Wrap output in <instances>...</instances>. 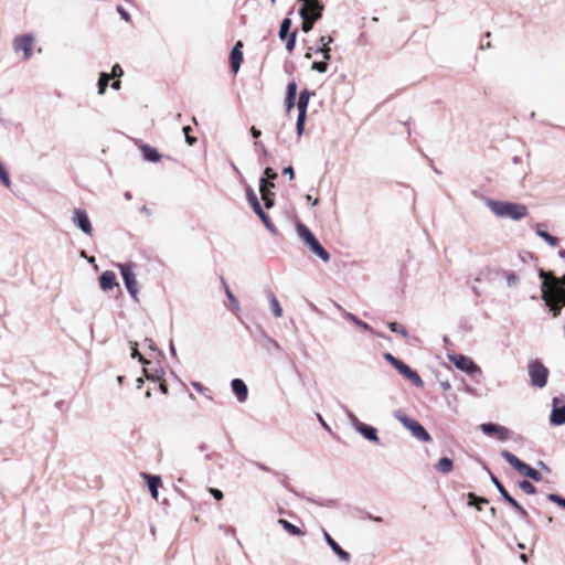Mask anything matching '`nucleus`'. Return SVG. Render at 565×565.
I'll return each instance as SVG.
<instances>
[{
    "mask_svg": "<svg viewBox=\"0 0 565 565\" xmlns=\"http://www.w3.org/2000/svg\"><path fill=\"white\" fill-rule=\"evenodd\" d=\"M311 70L317 71L319 73H326L328 71V63L324 61H316L311 64Z\"/></svg>",
    "mask_w": 565,
    "mask_h": 565,
    "instance_id": "obj_48",
    "label": "nucleus"
},
{
    "mask_svg": "<svg viewBox=\"0 0 565 565\" xmlns=\"http://www.w3.org/2000/svg\"><path fill=\"white\" fill-rule=\"evenodd\" d=\"M209 492L213 495V498L217 501H221L224 498L223 492L216 488H209Z\"/></svg>",
    "mask_w": 565,
    "mask_h": 565,
    "instance_id": "obj_55",
    "label": "nucleus"
},
{
    "mask_svg": "<svg viewBox=\"0 0 565 565\" xmlns=\"http://www.w3.org/2000/svg\"><path fill=\"white\" fill-rule=\"evenodd\" d=\"M285 106L286 110L289 113L295 106H297V98L286 96Z\"/></svg>",
    "mask_w": 565,
    "mask_h": 565,
    "instance_id": "obj_53",
    "label": "nucleus"
},
{
    "mask_svg": "<svg viewBox=\"0 0 565 565\" xmlns=\"http://www.w3.org/2000/svg\"><path fill=\"white\" fill-rule=\"evenodd\" d=\"M307 116L302 114H298L297 121H296V131L298 137H301L305 131V124H306Z\"/></svg>",
    "mask_w": 565,
    "mask_h": 565,
    "instance_id": "obj_42",
    "label": "nucleus"
},
{
    "mask_svg": "<svg viewBox=\"0 0 565 565\" xmlns=\"http://www.w3.org/2000/svg\"><path fill=\"white\" fill-rule=\"evenodd\" d=\"M291 24H292L291 19L288 17L284 18L282 21L280 22L278 36L281 41H285V39H287V36H289L291 34V32H290Z\"/></svg>",
    "mask_w": 565,
    "mask_h": 565,
    "instance_id": "obj_31",
    "label": "nucleus"
},
{
    "mask_svg": "<svg viewBox=\"0 0 565 565\" xmlns=\"http://www.w3.org/2000/svg\"><path fill=\"white\" fill-rule=\"evenodd\" d=\"M141 476L147 480V484L151 493V497L154 500H158V490L159 487L161 486V478L159 476L148 475L146 472H142Z\"/></svg>",
    "mask_w": 565,
    "mask_h": 565,
    "instance_id": "obj_21",
    "label": "nucleus"
},
{
    "mask_svg": "<svg viewBox=\"0 0 565 565\" xmlns=\"http://www.w3.org/2000/svg\"><path fill=\"white\" fill-rule=\"evenodd\" d=\"M33 35L30 33L17 36L13 41V49L15 51H23V55L25 60L31 58L33 52H32V45H33Z\"/></svg>",
    "mask_w": 565,
    "mask_h": 565,
    "instance_id": "obj_12",
    "label": "nucleus"
},
{
    "mask_svg": "<svg viewBox=\"0 0 565 565\" xmlns=\"http://www.w3.org/2000/svg\"><path fill=\"white\" fill-rule=\"evenodd\" d=\"M301 19L303 20L301 29L306 33L310 32L312 30L315 23L318 21V20H315V15L310 17L309 14H307L306 18H301Z\"/></svg>",
    "mask_w": 565,
    "mask_h": 565,
    "instance_id": "obj_39",
    "label": "nucleus"
},
{
    "mask_svg": "<svg viewBox=\"0 0 565 565\" xmlns=\"http://www.w3.org/2000/svg\"><path fill=\"white\" fill-rule=\"evenodd\" d=\"M484 469L489 472V476H490V480L491 482L493 483V486L497 488V490L499 491V493L501 494V497L503 498V500L509 503L510 501H512L514 498L508 492V490L505 489V487L503 486V483L498 479V477L495 475H493L489 469L488 467L484 466Z\"/></svg>",
    "mask_w": 565,
    "mask_h": 565,
    "instance_id": "obj_22",
    "label": "nucleus"
},
{
    "mask_svg": "<svg viewBox=\"0 0 565 565\" xmlns=\"http://www.w3.org/2000/svg\"><path fill=\"white\" fill-rule=\"evenodd\" d=\"M407 429L411 430L413 436L416 437L419 441L428 443L431 440V436L429 435V433L416 419L411 424V426Z\"/></svg>",
    "mask_w": 565,
    "mask_h": 565,
    "instance_id": "obj_17",
    "label": "nucleus"
},
{
    "mask_svg": "<svg viewBox=\"0 0 565 565\" xmlns=\"http://www.w3.org/2000/svg\"><path fill=\"white\" fill-rule=\"evenodd\" d=\"M263 177H266L267 180H275L277 179L278 174L273 168L267 167L263 172Z\"/></svg>",
    "mask_w": 565,
    "mask_h": 565,
    "instance_id": "obj_51",
    "label": "nucleus"
},
{
    "mask_svg": "<svg viewBox=\"0 0 565 565\" xmlns=\"http://www.w3.org/2000/svg\"><path fill=\"white\" fill-rule=\"evenodd\" d=\"M366 440L379 443V435L375 427L366 424H360V427L356 429Z\"/></svg>",
    "mask_w": 565,
    "mask_h": 565,
    "instance_id": "obj_23",
    "label": "nucleus"
},
{
    "mask_svg": "<svg viewBox=\"0 0 565 565\" xmlns=\"http://www.w3.org/2000/svg\"><path fill=\"white\" fill-rule=\"evenodd\" d=\"M282 173L285 175H288L290 180H292L295 178V171H294V168L291 166H288V167L284 168Z\"/></svg>",
    "mask_w": 565,
    "mask_h": 565,
    "instance_id": "obj_59",
    "label": "nucleus"
},
{
    "mask_svg": "<svg viewBox=\"0 0 565 565\" xmlns=\"http://www.w3.org/2000/svg\"><path fill=\"white\" fill-rule=\"evenodd\" d=\"M519 488L524 491L526 494H535L536 488L535 486L529 481V480H521L518 482Z\"/></svg>",
    "mask_w": 565,
    "mask_h": 565,
    "instance_id": "obj_36",
    "label": "nucleus"
},
{
    "mask_svg": "<svg viewBox=\"0 0 565 565\" xmlns=\"http://www.w3.org/2000/svg\"><path fill=\"white\" fill-rule=\"evenodd\" d=\"M527 372L532 386L543 388L546 385L550 372L540 360H531L527 364Z\"/></svg>",
    "mask_w": 565,
    "mask_h": 565,
    "instance_id": "obj_6",
    "label": "nucleus"
},
{
    "mask_svg": "<svg viewBox=\"0 0 565 565\" xmlns=\"http://www.w3.org/2000/svg\"><path fill=\"white\" fill-rule=\"evenodd\" d=\"M72 221L75 226H77L84 234L90 235L93 232V226L88 214L83 209H75L73 213Z\"/></svg>",
    "mask_w": 565,
    "mask_h": 565,
    "instance_id": "obj_11",
    "label": "nucleus"
},
{
    "mask_svg": "<svg viewBox=\"0 0 565 565\" xmlns=\"http://www.w3.org/2000/svg\"><path fill=\"white\" fill-rule=\"evenodd\" d=\"M296 40H297V31L291 32V34L289 36H287V39H285V41H286V50L289 53H291L295 50Z\"/></svg>",
    "mask_w": 565,
    "mask_h": 565,
    "instance_id": "obj_44",
    "label": "nucleus"
},
{
    "mask_svg": "<svg viewBox=\"0 0 565 565\" xmlns=\"http://www.w3.org/2000/svg\"><path fill=\"white\" fill-rule=\"evenodd\" d=\"M333 40L331 36H329L328 39L326 36H321L319 39V43L320 45L318 47H327L329 43H331Z\"/></svg>",
    "mask_w": 565,
    "mask_h": 565,
    "instance_id": "obj_60",
    "label": "nucleus"
},
{
    "mask_svg": "<svg viewBox=\"0 0 565 565\" xmlns=\"http://www.w3.org/2000/svg\"><path fill=\"white\" fill-rule=\"evenodd\" d=\"M539 277L542 279V300L556 317L565 307V275L558 278L552 271L540 269Z\"/></svg>",
    "mask_w": 565,
    "mask_h": 565,
    "instance_id": "obj_1",
    "label": "nucleus"
},
{
    "mask_svg": "<svg viewBox=\"0 0 565 565\" xmlns=\"http://www.w3.org/2000/svg\"><path fill=\"white\" fill-rule=\"evenodd\" d=\"M502 458L512 466L520 475L532 479L535 482H540L543 479L542 473L527 465L526 462L519 459L514 454L510 452L509 450H502L501 451Z\"/></svg>",
    "mask_w": 565,
    "mask_h": 565,
    "instance_id": "obj_4",
    "label": "nucleus"
},
{
    "mask_svg": "<svg viewBox=\"0 0 565 565\" xmlns=\"http://www.w3.org/2000/svg\"><path fill=\"white\" fill-rule=\"evenodd\" d=\"M277 523L279 525H281V527L287 532L289 533L290 535H294V536H301L305 534V532L297 525L290 523L289 521L285 520V519H278Z\"/></svg>",
    "mask_w": 565,
    "mask_h": 565,
    "instance_id": "obj_27",
    "label": "nucleus"
},
{
    "mask_svg": "<svg viewBox=\"0 0 565 565\" xmlns=\"http://www.w3.org/2000/svg\"><path fill=\"white\" fill-rule=\"evenodd\" d=\"M267 295H268V298H269V303H270V308H271L273 315L276 318L281 317L282 309H281V307L279 305V301H278L277 297L274 295V292L271 290H268Z\"/></svg>",
    "mask_w": 565,
    "mask_h": 565,
    "instance_id": "obj_32",
    "label": "nucleus"
},
{
    "mask_svg": "<svg viewBox=\"0 0 565 565\" xmlns=\"http://www.w3.org/2000/svg\"><path fill=\"white\" fill-rule=\"evenodd\" d=\"M231 387L238 402L243 403L247 399L248 388L245 382L241 379H234L231 382Z\"/></svg>",
    "mask_w": 565,
    "mask_h": 565,
    "instance_id": "obj_18",
    "label": "nucleus"
},
{
    "mask_svg": "<svg viewBox=\"0 0 565 565\" xmlns=\"http://www.w3.org/2000/svg\"><path fill=\"white\" fill-rule=\"evenodd\" d=\"M297 232L302 242L317 257H319L324 263L330 260L331 256L329 252L321 245L315 234L305 224L298 223Z\"/></svg>",
    "mask_w": 565,
    "mask_h": 565,
    "instance_id": "obj_3",
    "label": "nucleus"
},
{
    "mask_svg": "<svg viewBox=\"0 0 565 565\" xmlns=\"http://www.w3.org/2000/svg\"><path fill=\"white\" fill-rule=\"evenodd\" d=\"M395 369L408 381L412 382V384L416 387H423L424 382L422 377L418 375V373L413 370L411 366H408L406 363H404L402 360L399 363L395 366Z\"/></svg>",
    "mask_w": 565,
    "mask_h": 565,
    "instance_id": "obj_13",
    "label": "nucleus"
},
{
    "mask_svg": "<svg viewBox=\"0 0 565 565\" xmlns=\"http://www.w3.org/2000/svg\"><path fill=\"white\" fill-rule=\"evenodd\" d=\"M130 345H131V358L132 359H136L138 358L140 363L143 365V373L146 375V377L150 381H153V382H157L159 381L160 379V375L159 374H151L149 369L146 366L147 364H149L150 362L147 361L143 355L140 354L139 350H138V343L137 342H134V341H130Z\"/></svg>",
    "mask_w": 565,
    "mask_h": 565,
    "instance_id": "obj_16",
    "label": "nucleus"
},
{
    "mask_svg": "<svg viewBox=\"0 0 565 565\" xmlns=\"http://www.w3.org/2000/svg\"><path fill=\"white\" fill-rule=\"evenodd\" d=\"M98 280L100 289L105 291L110 290L118 285L116 274L113 270H105L104 273H102Z\"/></svg>",
    "mask_w": 565,
    "mask_h": 565,
    "instance_id": "obj_20",
    "label": "nucleus"
},
{
    "mask_svg": "<svg viewBox=\"0 0 565 565\" xmlns=\"http://www.w3.org/2000/svg\"><path fill=\"white\" fill-rule=\"evenodd\" d=\"M343 316H344V318H345L347 320H349V321L353 322L355 326H358V327H359V328H361L362 330L367 331V332H370V333H374L373 328H372L369 323H366V322L362 321V320H361L360 318H358L355 315H353V313H351V312H348V311H344V312H343Z\"/></svg>",
    "mask_w": 565,
    "mask_h": 565,
    "instance_id": "obj_29",
    "label": "nucleus"
},
{
    "mask_svg": "<svg viewBox=\"0 0 565 565\" xmlns=\"http://www.w3.org/2000/svg\"><path fill=\"white\" fill-rule=\"evenodd\" d=\"M311 95H313V93H311L307 88L302 89L300 92L299 98L297 100L298 114H302V115L307 116V109H308V105H309Z\"/></svg>",
    "mask_w": 565,
    "mask_h": 565,
    "instance_id": "obj_24",
    "label": "nucleus"
},
{
    "mask_svg": "<svg viewBox=\"0 0 565 565\" xmlns=\"http://www.w3.org/2000/svg\"><path fill=\"white\" fill-rule=\"evenodd\" d=\"M498 424L494 423H483L480 425V429L483 434L492 436L498 431Z\"/></svg>",
    "mask_w": 565,
    "mask_h": 565,
    "instance_id": "obj_40",
    "label": "nucleus"
},
{
    "mask_svg": "<svg viewBox=\"0 0 565 565\" xmlns=\"http://www.w3.org/2000/svg\"><path fill=\"white\" fill-rule=\"evenodd\" d=\"M435 469L443 475H447L452 471L454 461H452V459H450L448 457H443L435 465Z\"/></svg>",
    "mask_w": 565,
    "mask_h": 565,
    "instance_id": "obj_28",
    "label": "nucleus"
},
{
    "mask_svg": "<svg viewBox=\"0 0 565 565\" xmlns=\"http://www.w3.org/2000/svg\"><path fill=\"white\" fill-rule=\"evenodd\" d=\"M323 537L326 543L330 546V548L333 551V553L339 557L341 562L345 564H349L351 562L350 553L344 551L326 530H323Z\"/></svg>",
    "mask_w": 565,
    "mask_h": 565,
    "instance_id": "obj_14",
    "label": "nucleus"
},
{
    "mask_svg": "<svg viewBox=\"0 0 565 565\" xmlns=\"http://www.w3.org/2000/svg\"><path fill=\"white\" fill-rule=\"evenodd\" d=\"M330 52H331V50L328 46L327 47H317L316 49V53H321L324 60H329L330 58Z\"/></svg>",
    "mask_w": 565,
    "mask_h": 565,
    "instance_id": "obj_58",
    "label": "nucleus"
},
{
    "mask_svg": "<svg viewBox=\"0 0 565 565\" xmlns=\"http://www.w3.org/2000/svg\"><path fill=\"white\" fill-rule=\"evenodd\" d=\"M387 327L392 332L401 334L404 339L408 338L407 330L401 323L393 321L388 322Z\"/></svg>",
    "mask_w": 565,
    "mask_h": 565,
    "instance_id": "obj_35",
    "label": "nucleus"
},
{
    "mask_svg": "<svg viewBox=\"0 0 565 565\" xmlns=\"http://www.w3.org/2000/svg\"><path fill=\"white\" fill-rule=\"evenodd\" d=\"M273 188H275L274 180H267L266 177L259 179V192H271Z\"/></svg>",
    "mask_w": 565,
    "mask_h": 565,
    "instance_id": "obj_37",
    "label": "nucleus"
},
{
    "mask_svg": "<svg viewBox=\"0 0 565 565\" xmlns=\"http://www.w3.org/2000/svg\"><path fill=\"white\" fill-rule=\"evenodd\" d=\"M343 411H344L347 417L349 418L351 425L356 430L358 427H360V424H363V423L360 422L359 418L353 414V412H351L348 407L343 406Z\"/></svg>",
    "mask_w": 565,
    "mask_h": 565,
    "instance_id": "obj_41",
    "label": "nucleus"
},
{
    "mask_svg": "<svg viewBox=\"0 0 565 565\" xmlns=\"http://www.w3.org/2000/svg\"><path fill=\"white\" fill-rule=\"evenodd\" d=\"M439 385L443 388V391L447 392L451 388V384L448 380L439 381Z\"/></svg>",
    "mask_w": 565,
    "mask_h": 565,
    "instance_id": "obj_62",
    "label": "nucleus"
},
{
    "mask_svg": "<svg viewBox=\"0 0 565 565\" xmlns=\"http://www.w3.org/2000/svg\"><path fill=\"white\" fill-rule=\"evenodd\" d=\"M547 500L557 504L558 507H561L562 509L565 510V498L557 494V493H550L547 494Z\"/></svg>",
    "mask_w": 565,
    "mask_h": 565,
    "instance_id": "obj_43",
    "label": "nucleus"
},
{
    "mask_svg": "<svg viewBox=\"0 0 565 565\" xmlns=\"http://www.w3.org/2000/svg\"><path fill=\"white\" fill-rule=\"evenodd\" d=\"M140 151L142 153L143 160L149 161V162H158L161 158V154L159 153V151L156 148H153L147 143H145L140 147Z\"/></svg>",
    "mask_w": 565,
    "mask_h": 565,
    "instance_id": "obj_25",
    "label": "nucleus"
},
{
    "mask_svg": "<svg viewBox=\"0 0 565 565\" xmlns=\"http://www.w3.org/2000/svg\"><path fill=\"white\" fill-rule=\"evenodd\" d=\"M192 386L195 388L196 392L201 394H204V392L206 391V388L199 382H193Z\"/></svg>",
    "mask_w": 565,
    "mask_h": 565,
    "instance_id": "obj_61",
    "label": "nucleus"
},
{
    "mask_svg": "<svg viewBox=\"0 0 565 565\" xmlns=\"http://www.w3.org/2000/svg\"><path fill=\"white\" fill-rule=\"evenodd\" d=\"M384 359L395 369L399 363V359L395 358L392 353H384Z\"/></svg>",
    "mask_w": 565,
    "mask_h": 565,
    "instance_id": "obj_54",
    "label": "nucleus"
},
{
    "mask_svg": "<svg viewBox=\"0 0 565 565\" xmlns=\"http://www.w3.org/2000/svg\"><path fill=\"white\" fill-rule=\"evenodd\" d=\"M246 200L249 203V205L252 206L253 211L260 218V221L263 222L265 227L273 235H277L278 234L277 227L271 222L269 215L267 213H265V211L263 210L255 191L250 186H247V189H246Z\"/></svg>",
    "mask_w": 565,
    "mask_h": 565,
    "instance_id": "obj_5",
    "label": "nucleus"
},
{
    "mask_svg": "<svg viewBox=\"0 0 565 565\" xmlns=\"http://www.w3.org/2000/svg\"><path fill=\"white\" fill-rule=\"evenodd\" d=\"M257 342L263 349H265L270 354L275 352H280L282 350L279 343L273 338H270L263 329L259 330Z\"/></svg>",
    "mask_w": 565,
    "mask_h": 565,
    "instance_id": "obj_15",
    "label": "nucleus"
},
{
    "mask_svg": "<svg viewBox=\"0 0 565 565\" xmlns=\"http://www.w3.org/2000/svg\"><path fill=\"white\" fill-rule=\"evenodd\" d=\"M117 12L125 21H130V14L122 6H117Z\"/></svg>",
    "mask_w": 565,
    "mask_h": 565,
    "instance_id": "obj_56",
    "label": "nucleus"
},
{
    "mask_svg": "<svg viewBox=\"0 0 565 565\" xmlns=\"http://www.w3.org/2000/svg\"><path fill=\"white\" fill-rule=\"evenodd\" d=\"M518 281H519V277L515 273L511 271L507 275V282H508L509 287L515 286L518 284Z\"/></svg>",
    "mask_w": 565,
    "mask_h": 565,
    "instance_id": "obj_52",
    "label": "nucleus"
},
{
    "mask_svg": "<svg viewBox=\"0 0 565 565\" xmlns=\"http://www.w3.org/2000/svg\"><path fill=\"white\" fill-rule=\"evenodd\" d=\"M262 200L266 209H271L275 205V193L274 192H260Z\"/></svg>",
    "mask_w": 565,
    "mask_h": 565,
    "instance_id": "obj_38",
    "label": "nucleus"
},
{
    "mask_svg": "<svg viewBox=\"0 0 565 565\" xmlns=\"http://www.w3.org/2000/svg\"><path fill=\"white\" fill-rule=\"evenodd\" d=\"M550 423L553 426H561L565 424V404L561 397H553L552 399Z\"/></svg>",
    "mask_w": 565,
    "mask_h": 565,
    "instance_id": "obj_10",
    "label": "nucleus"
},
{
    "mask_svg": "<svg viewBox=\"0 0 565 565\" xmlns=\"http://www.w3.org/2000/svg\"><path fill=\"white\" fill-rule=\"evenodd\" d=\"M250 135L253 136L254 139H258L262 135V131L259 129H257L256 127H252Z\"/></svg>",
    "mask_w": 565,
    "mask_h": 565,
    "instance_id": "obj_64",
    "label": "nucleus"
},
{
    "mask_svg": "<svg viewBox=\"0 0 565 565\" xmlns=\"http://www.w3.org/2000/svg\"><path fill=\"white\" fill-rule=\"evenodd\" d=\"M543 224H536L535 233L539 237L544 239L551 247H556L559 239L556 236L551 235L547 231L543 230Z\"/></svg>",
    "mask_w": 565,
    "mask_h": 565,
    "instance_id": "obj_26",
    "label": "nucleus"
},
{
    "mask_svg": "<svg viewBox=\"0 0 565 565\" xmlns=\"http://www.w3.org/2000/svg\"><path fill=\"white\" fill-rule=\"evenodd\" d=\"M495 434L500 440H507L510 436V430L507 427L499 425L498 431H495Z\"/></svg>",
    "mask_w": 565,
    "mask_h": 565,
    "instance_id": "obj_50",
    "label": "nucleus"
},
{
    "mask_svg": "<svg viewBox=\"0 0 565 565\" xmlns=\"http://www.w3.org/2000/svg\"><path fill=\"white\" fill-rule=\"evenodd\" d=\"M122 74H124V71H122V68L120 67V65H119V64H115V65L113 66V68H111V74H109V75H110V77H111V76L119 77V76H121Z\"/></svg>",
    "mask_w": 565,
    "mask_h": 565,
    "instance_id": "obj_57",
    "label": "nucleus"
},
{
    "mask_svg": "<svg viewBox=\"0 0 565 565\" xmlns=\"http://www.w3.org/2000/svg\"><path fill=\"white\" fill-rule=\"evenodd\" d=\"M109 81H110V75L105 73V72H102L99 74V78H98V82H97V86H98V94L99 95H104L107 87H108V84H109Z\"/></svg>",
    "mask_w": 565,
    "mask_h": 565,
    "instance_id": "obj_34",
    "label": "nucleus"
},
{
    "mask_svg": "<svg viewBox=\"0 0 565 565\" xmlns=\"http://www.w3.org/2000/svg\"><path fill=\"white\" fill-rule=\"evenodd\" d=\"M184 135H185V142L189 145V146H193L195 142H196V138L191 136V131H192V128L191 126H184L182 128Z\"/></svg>",
    "mask_w": 565,
    "mask_h": 565,
    "instance_id": "obj_47",
    "label": "nucleus"
},
{
    "mask_svg": "<svg viewBox=\"0 0 565 565\" xmlns=\"http://www.w3.org/2000/svg\"><path fill=\"white\" fill-rule=\"evenodd\" d=\"M286 96L297 98V83L295 81L287 84Z\"/></svg>",
    "mask_w": 565,
    "mask_h": 565,
    "instance_id": "obj_49",
    "label": "nucleus"
},
{
    "mask_svg": "<svg viewBox=\"0 0 565 565\" xmlns=\"http://www.w3.org/2000/svg\"><path fill=\"white\" fill-rule=\"evenodd\" d=\"M449 361L460 371L468 374L481 372L480 367L469 358L462 354L449 355Z\"/></svg>",
    "mask_w": 565,
    "mask_h": 565,
    "instance_id": "obj_9",
    "label": "nucleus"
},
{
    "mask_svg": "<svg viewBox=\"0 0 565 565\" xmlns=\"http://www.w3.org/2000/svg\"><path fill=\"white\" fill-rule=\"evenodd\" d=\"M118 268L120 270V275L124 280V285L129 292V295L137 300L138 295V282L136 279V275L132 271V265L131 264H119Z\"/></svg>",
    "mask_w": 565,
    "mask_h": 565,
    "instance_id": "obj_7",
    "label": "nucleus"
},
{
    "mask_svg": "<svg viewBox=\"0 0 565 565\" xmlns=\"http://www.w3.org/2000/svg\"><path fill=\"white\" fill-rule=\"evenodd\" d=\"M487 206L499 217H509L519 221L527 215V207L524 204L487 200Z\"/></svg>",
    "mask_w": 565,
    "mask_h": 565,
    "instance_id": "obj_2",
    "label": "nucleus"
},
{
    "mask_svg": "<svg viewBox=\"0 0 565 565\" xmlns=\"http://www.w3.org/2000/svg\"><path fill=\"white\" fill-rule=\"evenodd\" d=\"M255 146L260 148V150H262V152H263V154H264L265 157L269 156V152H268L267 148L264 146V143H263V142H260V141H255Z\"/></svg>",
    "mask_w": 565,
    "mask_h": 565,
    "instance_id": "obj_63",
    "label": "nucleus"
},
{
    "mask_svg": "<svg viewBox=\"0 0 565 565\" xmlns=\"http://www.w3.org/2000/svg\"><path fill=\"white\" fill-rule=\"evenodd\" d=\"M509 504L518 512L522 521L530 523L527 511L515 499L510 501Z\"/></svg>",
    "mask_w": 565,
    "mask_h": 565,
    "instance_id": "obj_33",
    "label": "nucleus"
},
{
    "mask_svg": "<svg viewBox=\"0 0 565 565\" xmlns=\"http://www.w3.org/2000/svg\"><path fill=\"white\" fill-rule=\"evenodd\" d=\"M468 498V505L475 507L477 510L481 511L482 505L488 504L489 500L484 497H479L473 492H469L467 494Z\"/></svg>",
    "mask_w": 565,
    "mask_h": 565,
    "instance_id": "obj_30",
    "label": "nucleus"
},
{
    "mask_svg": "<svg viewBox=\"0 0 565 565\" xmlns=\"http://www.w3.org/2000/svg\"><path fill=\"white\" fill-rule=\"evenodd\" d=\"M395 417L404 425L405 428H408L411 424L415 420L414 418L408 417L406 414L397 412Z\"/></svg>",
    "mask_w": 565,
    "mask_h": 565,
    "instance_id": "obj_46",
    "label": "nucleus"
},
{
    "mask_svg": "<svg viewBox=\"0 0 565 565\" xmlns=\"http://www.w3.org/2000/svg\"><path fill=\"white\" fill-rule=\"evenodd\" d=\"M302 3L299 9L300 18H306L307 14L310 17L315 15V20H320L322 18V12L324 10V4L321 0H298Z\"/></svg>",
    "mask_w": 565,
    "mask_h": 565,
    "instance_id": "obj_8",
    "label": "nucleus"
},
{
    "mask_svg": "<svg viewBox=\"0 0 565 565\" xmlns=\"http://www.w3.org/2000/svg\"><path fill=\"white\" fill-rule=\"evenodd\" d=\"M242 46V42H237L230 54L231 68L234 73L238 72L243 62V52L241 50Z\"/></svg>",
    "mask_w": 565,
    "mask_h": 565,
    "instance_id": "obj_19",
    "label": "nucleus"
},
{
    "mask_svg": "<svg viewBox=\"0 0 565 565\" xmlns=\"http://www.w3.org/2000/svg\"><path fill=\"white\" fill-rule=\"evenodd\" d=\"M225 295H226L228 301L231 302L232 310L233 311L238 310L239 309L238 301H237L236 297L234 296V294L232 292V290L230 289V287H226Z\"/></svg>",
    "mask_w": 565,
    "mask_h": 565,
    "instance_id": "obj_45",
    "label": "nucleus"
}]
</instances>
